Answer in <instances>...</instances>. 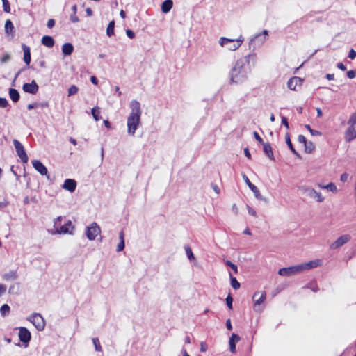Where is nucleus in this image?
<instances>
[{
	"label": "nucleus",
	"mask_w": 356,
	"mask_h": 356,
	"mask_svg": "<svg viewBox=\"0 0 356 356\" xmlns=\"http://www.w3.org/2000/svg\"><path fill=\"white\" fill-rule=\"evenodd\" d=\"M254 60L255 56L251 54L237 60L230 72L231 83L238 85L245 83L251 72L250 62Z\"/></svg>",
	"instance_id": "1"
},
{
	"label": "nucleus",
	"mask_w": 356,
	"mask_h": 356,
	"mask_svg": "<svg viewBox=\"0 0 356 356\" xmlns=\"http://www.w3.org/2000/svg\"><path fill=\"white\" fill-rule=\"evenodd\" d=\"M129 107L131 112L127 121V133L129 135L134 136L140 124L142 111L140 104L137 100H131L129 103Z\"/></svg>",
	"instance_id": "2"
},
{
	"label": "nucleus",
	"mask_w": 356,
	"mask_h": 356,
	"mask_svg": "<svg viewBox=\"0 0 356 356\" xmlns=\"http://www.w3.org/2000/svg\"><path fill=\"white\" fill-rule=\"evenodd\" d=\"M321 265L322 261L321 259H315L298 265L280 268L278 270V274L281 276H291L299 274L305 270L321 266Z\"/></svg>",
	"instance_id": "3"
},
{
	"label": "nucleus",
	"mask_w": 356,
	"mask_h": 356,
	"mask_svg": "<svg viewBox=\"0 0 356 356\" xmlns=\"http://www.w3.org/2000/svg\"><path fill=\"white\" fill-rule=\"evenodd\" d=\"M298 189L307 197L314 199L318 202H322L325 200V197L322 195L321 193L308 186L301 185L298 186Z\"/></svg>",
	"instance_id": "4"
},
{
	"label": "nucleus",
	"mask_w": 356,
	"mask_h": 356,
	"mask_svg": "<svg viewBox=\"0 0 356 356\" xmlns=\"http://www.w3.org/2000/svg\"><path fill=\"white\" fill-rule=\"evenodd\" d=\"M348 128L346 131L345 138L347 141H351L356 138V112L348 120Z\"/></svg>",
	"instance_id": "5"
},
{
	"label": "nucleus",
	"mask_w": 356,
	"mask_h": 356,
	"mask_svg": "<svg viewBox=\"0 0 356 356\" xmlns=\"http://www.w3.org/2000/svg\"><path fill=\"white\" fill-rule=\"evenodd\" d=\"M27 320L30 321L38 331H42L45 327V320L39 313H34L30 315Z\"/></svg>",
	"instance_id": "6"
},
{
	"label": "nucleus",
	"mask_w": 356,
	"mask_h": 356,
	"mask_svg": "<svg viewBox=\"0 0 356 356\" xmlns=\"http://www.w3.org/2000/svg\"><path fill=\"white\" fill-rule=\"evenodd\" d=\"M268 31L264 30L261 33L257 34L253 38H252L249 42L250 47L252 46L254 49L256 47L262 46L267 39Z\"/></svg>",
	"instance_id": "7"
},
{
	"label": "nucleus",
	"mask_w": 356,
	"mask_h": 356,
	"mask_svg": "<svg viewBox=\"0 0 356 356\" xmlns=\"http://www.w3.org/2000/svg\"><path fill=\"white\" fill-rule=\"evenodd\" d=\"M101 232V229L97 222H93L86 227V235L90 241H93Z\"/></svg>",
	"instance_id": "8"
},
{
	"label": "nucleus",
	"mask_w": 356,
	"mask_h": 356,
	"mask_svg": "<svg viewBox=\"0 0 356 356\" xmlns=\"http://www.w3.org/2000/svg\"><path fill=\"white\" fill-rule=\"evenodd\" d=\"M253 300L254 302V309L256 312H260L262 310V307H261V303H263L266 299V293L265 291H257L253 295Z\"/></svg>",
	"instance_id": "9"
},
{
	"label": "nucleus",
	"mask_w": 356,
	"mask_h": 356,
	"mask_svg": "<svg viewBox=\"0 0 356 356\" xmlns=\"http://www.w3.org/2000/svg\"><path fill=\"white\" fill-rule=\"evenodd\" d=\"M219 44L221 47H226L228 50L235 51L240 47L239 43H236L235 40L221 37L219 39Z\"/></svg>",
	"instance_id": "10"
},
{
	"label": "nucleus",
	"mask_w": 356,
	"mask_h": 356,
	"mask_svg": "<svg viewBox=\"0 0 356 356\" xmlns=\"http://www.w3.org/2000/svg\"><path fill=\"white\" fill-rule=\"evenodd\" d=\"M13 145L15 146L17 156L23 163H26L28 162L29 158L23 145L16 139L13 140Z\"/></svg>",
	"instance_id": "11"
},
{
	"label": "nucleus",
	"mask_w": 356,
	"mask_h": 356,
	"mask_svg": "<svg viewBox=\"0 0 356 356\" xmlns=\"http://www.w3.org/2000/svg\"><path fill=\"white\" fill-rule=\"evenodd\" d=\"M350 239L351 236L349 234L342 235L330 245V248L332 250L338 249L350 241Z\"/></svg>",
	"instance_id": "12"
},
{
	"label": "nucleus",
	"mask_w": 356,
	"mask_h": 356,
	"mask_svg": "<svg viewBox=\"0 0 356 356\" xmlns=\"http://www.w3.org/2000/svg\"><path fill=\"white\" fill-rule=\"evenodd\" d=\"M19 340L26 343V346H27L28 343L30 341L31 339V332L29 330L24 327H19V334H18Z\"/></svg>",
	"instance_id": "13"
},
{
	"label": "nucleus",
	"mask_w": 356,
	"mask_h": 356,
	"mask_svg": "<svg viewBox=\"0 0 356 356\" xmlns=\"http://www.w3.org/2000/svg\"><path fill=\"white\" fill-rule=\"evenodd\" d=\"M74 227L72 225V222L71 220H67V222L61 226L59 229H57L55 233L59 234H72L73 230Z\"/></svg>",
	"instance_id": "14"
},
{
	"label": "nucleus",
	"mask_w": 356,
	"mask_h": 356,
	"mask_svg": "<svg viewBox=\"0 0 356 356\" xmlns=\"http://www.w3.org/2000/svg\"><path fill=\"white\" fill-rule=\"evenodd\" d=\"M242 177L245 184L248 186L249 188L254 193L255 197L261 200H264V198L261 195L257 187L250 182L248 177L245 174H243Z\"/></svg>",
	"instance_id": "15"
},
{
	"label": "nucleus",
	"mask_w": 356,
	"mask_h": 356,
	"mask_svg": "<svg viewBox=\"0 0 356 356\" xmlns=\"http://www.w3.org/2000/svg\"><path fill=\"white\" fill-rule=\"evenodd\" d=\"M32 165L35 170H37L41 175H45L47 179H49L47 168L40 161L33 160L32 161Z\"/></svg>",
	"instance_id": "16"
},
{
	"label": "nucleus",
	"mask_w": 356,
	"mask_h": 356,
	"mask_svg": "<svg viewBox=\"0 0 356 356\" xmlns=\"http://www.w3.org/2000/svg\"><path fill=\"white\" fill-rule=\"evenodd\" d=\"M38 85L33 80L30 83H24L22 89L24 92L30 94H35L38 91Z\"/></svg>",
	"instance_id": "17"
},
{
	"label": "nucleus",
	"mask_w": 356,
	"mask_h": 356,
	"mask_svg": "<svg viewBox=\"0 0 356 356\" xmlns=\"http://www.w3.org/2000/svg\"><path fill=\"white\" fill-rule=\"evenodd\" d=\"M62 188L71 193L74 192L76 188V181L72 179H67L65 180Z\"/></svg>",
	"instance_id": "18"
},
{
	"label": "nucleus",
	"mask_w": 356,
	"mask_h": 356,
	"mask_svg": "<svg viewBox=\"0 0 356 356\" xmlns=\"http://www.w3.org/2000/svg\"><path fill=\"white\" fill-rule=\"evenodd\" d=\"M302 80L297 76H294L289 79L287 81V87L292 90H296L297 86H300L302 84Z\"/></svg>",
	"instance_id": "19"
},
{
	"label": "nucleus",
	"mask_w": 356,
	"mask_h": 356,
	"mask_svg": "<svg viewBox=\"0 0 356 356\" xmlns=\"http://www.w3.org/2000/svg\"><path fill=\"white\" fill-rule=\"evenodd\" d=\"M240 339H241L240 337L238 334H234V333H233L232 334V336L230 337L229 340V349L232 353H234L236 352V343L239 341Z\"/></svg>",
	"instance_id": "20"
},
{
	"label": "nucleus",
	"mask_w": 356,
	"mask_h": 356,
	"mask_svg": "<svg viewBox=\"0 0 356 356\" xmlns=\"http://www.w3.org/2000/svg\"><path fill=\"white\" fill-rule=\"evenodd\" d=\"M22 48L24 51V61L27 65H29L31 63L30 47L26 45L25 44H22Z\"/></svg>",
	"instance_id": "21"
},
{
	"label": "nucleus",
	"mask_w": 356,
	"mask_h": 356,
	"mask_svg": "<svg viewBox=\"0 0 356 356\" xmlns=\"http://www.w3.org/2000/svg\"><path fill=\"white\" fill-rule=\"evenodd\" d=\"M263 145V149L264 154L268 156L270 160H274V155L272 150V147L268 143H264Z\"/></svg>",
	"instance_id": "22"
},
{
	"label": "nucleus",
	"mask_w": 356,
	"mask_h": 356,
	"mask_svg": "<svg viewBox=\"0 0 356 356\" xmlns=\"http://www.w3.org/2000/svg\"><path fill=\"white\" fill-rule=\"evenodd\" d=\"M41 42L43 45L49 48L52 47L54 44V40L53 38L49 35L43 36Z\"/></svg>",
	"instance_id": "23"
},
{
	"label": "nucleus",
	"mask_w": 356,
	"mask_h": 356,
	"mask_svg": "<svg viewBox=\"0 0 356 356\" xmlns=\"http://www.w3.org/2000/svg\"><path fill=\"white\" fill-rule=\"evenodd\" d=\"M172 5L173 3L172 0L164 1L161 5L162 12L164 13H168L171 10Z\"/></svg>",
	"instance_id": "24"
},
{
	"label": "nucleus",
	"mask_w": 356,
	"mask_h": 356,
	"mask_svg": "<svg viewBox=\"0 0 356 356\" xmlns=\"http://www.w3.org/2000/svg\"><path fill=\"white\" fill-rule=\"evenodd\" d=\"M3 278L6 281L15 280L17 278V274L16 271L11 270L8 273H4L3 275Z\"/></svg>",
	"instance_id": "25"
},
{
	"label": "nucleus",
	"mask_w": 356,
	"mask_h": 356,
	"mask_svg": "<svg viewBox=\"0 0 356 356\" xmlns=\"http://www.w3.org/2000/svg\"><path fill=\"white\" fill-rule=\"evenodd\" d=\"M8 94L10 99L13 102H17L19 101L20 96L19 92L16 89L10 88L9 90Z\"/></svg>",
	"instance_id": "26"
},
{
	"label": "nucleus",
	"mask_w": 356,
	"mask_h": 356,
	"mask_svg": "<svg viewBox=\"0 0 356 356\" xmlns=\"http://www.w3.org/2000/svg\"><path fill=\"white\" fill-rule=\"evenodd\" d=\"M74 50V47L71 43H65L62 46V51L65 55H70Z\"/></svg>",
	"instance_id": "27"
},
{
	"label": "nucleus",
	"mask_w": 356,
	"mask_h": 356,
	"mask_svg": "<svg viewBox=\"0 0 356 356\" xmlns=\"http://www.w3.org/2000/svg\"><path fill=\"white\" fill-rule=\"evenodd\" d=\"M14 26L10 19L6 20L5 23V31L8 34H13Z\"/></svg>",
	"instance_id": "28"
},
{
	"label": "nucleus",
	"mask_w": 356,
	"mask_h": 356,
	"mask_svg": "<svg viewBox=\"0 0 356 356\" xmlns=\"http://www.w3.org/2000/svg\"><path fill=\"white\" fill-rule=\"evenodd\" d=\"M286 143L288 145V147H289V149H291V151L296 156H299L298 152L295 150V149L293 148V144L291 141V139H290V136H289V134H286Z\"/></svg>",
	"instance_id": "29"
},
{
	"label": "nucleus",
	"mask_w": 356,
	"mask_h": 356,
	"mask_svg": "<svg viewBox=\"0 0 356 356\" xmlns=\"http://www.w3.org/2000/svg\"><path fill=\"white\" fill-rule=\"evenodd\" d=\"M91 113L95 121H99L101 119L99 115L100 110L99 107H94L91 111Z\"/></svg>",
	"instance_id": "30"
},
{
	"label": "nucleus",
	"mask_w": 356,
	"mask_h": 356,
	"mask_svg": "<svg viewBox=\"0 0 356 356\" xmlns=\"http://www.w3.org/2000/svg\"><path fill=\"white\" fill-rule=\"evenodd\" d=\"M229 278L232 288L235 290L238 289L240 288V283L237 281L236 277H233L232 275L229 273Z\"/></svg>",
	"instance_id": "31"
},
{
	"label": "nucleus",
	"mask_w": 356,
	"mask_h": 356,
	"mask_svg": "<svg viewBox=\"0 0 356 356\" xmlns=\"http://www.w3.org/2000/svg\"><path fill=\"white\" fill-rule=\"evenodd\" d=\"M184 249H185L186 254L188 259L190 261H195V258L194 257V254L192 252L191 248L189 246L186 245L184 247Z\"/></svg>",
	"instance_id": "32"
},
{
	"label": "nucleus",
	"mask_w": 356,
	"mask_h": 356,
	"mask_svg": "<svg viewBox=\"0 0 356 356\" xmlns=\"http://www.w3.org/2000/svg\"><path fill=\"white\" fill-rule=\"evenodd\" d=\"M114 26H115V22L114 21L110 22V23L108 25V27L106 29V34L108 36H111L114 33Z\"/></svg>",
	"instance_id": "33"
},
{
	"label": "nucleus",
	"mask_w": 356,
	"mask_h": 356,
	"mask_svg": "<svg viewBox=\"0 0 356 356\" xmlns=\"http://www.w3.org/2000/svg\"><path fill=\"white\" fill-rule=\"evenodd\" d=\"M10 312V307L7 304L3 305L0 308V312L2 316H6Z\"/></svg>",
	"instance_id": "34"
},
{
	"label": "nucleus",
	"mask_w": 356,
	"mask_h": 356,
	"mask_svg": "<svg viewBox=\"0 0 356 356\" xmlns=\"http://www.w3.org/2000/svg\"><path fill=\"white\" fill-rule=\"evenodd\" d=\"M315 148V146L312 142H306L305 144V149L307 153H311Z\"/></svg>",
	"instance_id": "35"
},
{
	"label": "nucleus",
	"mask_w": 356,
	"mask_h": 356,
	"mask_svg": "<svg viewBox=\"0 0 356 356\" xmlns=\"http://www.w3.org/2000/svg\"><path fill=\"white\" fill-rule=\"evenodd\" d=\"M325 189L330 191L334 193H336L337 192V186L332 182H330L328 184L325 185Z\"/></svg>",
	"instance_id": "36"
},
{
	"label": "nucleus",
	"mask_w": 356,
	"mask_h": 356,
	"mask_svg": "<svg viewBox=\"0 0 356 356\" xmlns=\"http://www.w3.org/2000/svg\"><path fill=\"white\" fill-rule=\"evenodd\" d=\"M92 343L96 351L101 352L102 350L99 341L97 338H92Z\"/></svg>",
	"instance_id": "37"
},
{
	"label": "nucleus",
	"mask_w": 356,
	"mask_h": 356,
	"mask_svg": "<svg viewBox=\"0 0 356 356\" xmlns=\"http://www.w3.org/2000/svg\"><path fill=\"white\" fill-rule=\"evenodd\" d=\"M78 91H79V88L75 85H72L68 88V96H72V95L76 94Z\"/></svg>",
	"instance_id": "38"
},
{
	"label": "nucleus",
	"mask_w": 356,
	"mask_h": 356,
	"mask_svg": "<svg viewBox=\"0 0 356 356\" xmlns=\"http://www.w3.org/2000/svg\"><path fill=\"white\" fill-rule=\"evenodd\" d=\"M225 264L227 266H228L229 267H230L233 271L235 273H237L238 272V268H237V266L235 265L234 264H233L232 261H230L229 260H227L225 261Z\"/></svg>",
	"instance_id": "39"
},
{
	"label": "nucleus",
	"mask_w": 356,
	"mask_h": 356,
	"mask_svg": "<svg viewBox=\"0 0 356 356\" xmlns=\"http://www.w3.org/2000/svg\"><path fill=\"white\" fill-rule=\"evenodd\" d=\"M1 1H2V3H3V10L6 13H10V4H9L8 1V0H1Z\"/></svg>",
	"instance_id": "40"
},
{
	"label": "nucleus",
	"mask_w": 356,
	"mask_h": 356,
	"mask_svg": "<svg viewBox=\"0 0 356 356\" xmlns=\"http://www.w3.org/2000/svg\"><path fill=\"white\" fill-rule=\"evenodd\" d=\"M306 129L311 133L312 136H321V134L318 131L314 130L309 125H305Z\"/></svg>",
	"instance_id": "41"
},
{
	"label": "nucleus",
	"mask_w": 356,
	"mask_h": 356,
	"mask_svg": "<svg viewBox=\"0 0 356 356\" xmlns=\"http://www.w3.org/2000/svg\"><path fill=\"white\" fill-rule=\"evenodd\" d=\"M227 305L229 309H232V302L233 298L230 295H228L227 297L225 299Z\"/></svg>",
	"instance_id": "42"
},
{
	"label": "nucleus",
	"mask_w": 356,
	"mask_h": 356,
	"mask_svg": "<svg viewBox=\"0 0 356 356\" xmlns=\"http://www.w3.org/2000/svg\"><path fill=\"white\" fill-rule=\"evenodd\" d=\"M8 105V100L4 97H0V108H6Z\"/></svg>",
	"instance_id": "43"
},
{
	"label": "nucleus",
	"mask_w": 356,
	"mask_h": 356,
	"mask_svg": "<svg viewBox=\"0 0 356 356\" xmlns=\"http://www.w3.org/2000/svg\"><path fill=\"white\" fill-rule=\"evenodd\" d=\"M10 58V54L6 53L1 58V62L2 63L8 62Z\"/></svg>",
	"instance_id": "44"
},
{
	"label": "nucleus",
	"mask_w": 356,
	"mask_h": 356,
	"mask_svg": "<svg viewBox=\"0 0 356 356\" xmlns=\"http://www.w3.org/2000/svg\"><path fill=\"white\" fill-rule=\"evenodd\" d=\"M246 207L248 209V212L250 215L257 217V212L254 209H252V207H250L248 205H246Z\"/></svg>",
	"instance_id": "45"
},
{
	"label": "nucleus",
	"mask_w": 356,
	"mask_h": 356,
	"mask_svg": "<svg viewBox=\"0 0 356 356\" xmlns=\"http://www.w3.org/2000/svg\"><path fill=\"white\" fill-rule=\"evenodd\" d=\"M125 243L124 242L120 241L117 246V252L122 251L124 249Z\"/></svg>",
	"instance_id": "46"
},
{
	"label": "nucleus",
	"mask_w": 356,
	"mask_h": 356,
	"mask_svg": "<svg viewBox=\"0 0 356 356\" xmlns=\"http://www.w3.org/2000/svg\"><path fill=\"white\" fill-rule=\"evenodd\" d=\"M253 135L254 136V138L261 144H264V142L263 139L259 136L258 133L257 131H254Z\"/></svg>",
	"instance_id": "47"
},
{
	"label": "nucleus",
	"mask_w": 356,
	"mask_h": 356,
	"mask_svg": "<svg viewBox=\"0 0 356 356\" xmlns=\"http://www.w3.org/2000/svg\"><path fill=\"white\" fill-rule=\"evenodd\" d=\"M70 19L71 22L73 23H76L79 21V17L74 13H73L70 15Z\"/></svg>",
	"instance_id": "48"
},
{
	"label": "nucleus",
	"mask_w": 356,
	"mask_h": 356,
	"mask_svg": "<svg viewBox=\"0 0 356 356\" xmlns=\"http://www.w3.org/2000/svg\"><path fill=\"white\" fill-rule=\"evenodd\" d=\"M347 76L349 79H354L356 76V71L355 70L348 71Z\"/></svg>",
	"instance_id": "49"
},
{
	"label": "nucleus",
	"mask_w": 356,
	"mask_h": 356,
	"mask_svg": "<svg viewBox=\"0 0 356 356\" xmlns=\"http://www.w3.org/2000/svg\"><path fill=\"white\" fill-rule=\"evenodd\" d=\"M349 175L347 173H343L341 175L340 180L343 182H346L348 180Z\"/></svg>",
	"instance_id": "50"
},
{
	"label": "nucleus",
	"mask_w": 356,
	"mask_h": 356,
	"mask_svg": "<svg viewBox=\"0 0 356 356\" xmlns=\"http://www.w3.org/2000/svg\"><path fill=\"white\" fill-rule=\"evenodd\" d=\"M126 34H127V37L131 39H132L135 37V33L130 29L126 30Z\"/></svg>",
	"instance_id": "51"
},
{
	"label": "nucleus",
	"mask_w": 356,
	"mask_h": 356,
	"mask_svg": "<svg viewBox=\"0 0 356 356\" xmlns=\"http://www.w3.org/2000/svg\"><path fill=\"white\" fill-rule=\"evenodd\" d=\"M356 57V52L353 49H351L348 54V58L350 59H354Z\"/></svg>",
	"instance_id": "52"
},
{
	"label": "nucleus",
	"mask_w": 356,
	"mask_h": 356,
	"mask_svg": "<svg viewBox=\"0 0 356 356\" xmlns=\"http://www.w3.org/2000/svg\"><path fill=\"white\" fill-rule=\"evenodd\" d=\"M54 25H55L54 19H50L48 20L47 24V26L48 28L51 29L54 26Z\"/></svg>",
	"instance_id": "53"
},
{
	"label": "nucleus",
	"mask_w": 356,
	"mask_h": 356,
	"mask_svg": "<svg viewBox=\"0 0 356 356\" xmlns=\"http://www.w3.org/2000/svg\"><path fill=\"white\" fill-rule=\"evenodd\" d=\"M298 140L300 143H303L304 145L306 143L307 140L306 138L302 135H299L298 137Z\"/></svg>",
	"instance_id": "54"
},
{
	"label": "nucleus",
	"mask_w": 356,
	"mask_h": 356,
	"mask_svg": "<svg viewBox=\"0 0 356 356\" xmlns=\"http://www.w3.org/2000/svg\"><path fill=\"white\" fill-rule=\"evenodd\" d=\"M211 188L216 194H219L220 192V188L216 184H211Z\"/></svg>",
	"instance_id": "55"
},
{
	"label": "nucleus",
	"mask_w": 356,
	"mask_h": 356,
	"mask_svg": "<svg viewBox=\"0 0 356 356\" xmlns=\"http://www.w3.org/2000/svg\"><path fill=\"white\" fill-rule=\"evenodd\" d=\"M207 350V346L204 342H201L200 343V351L202 353L206 352Z\"/></svg>",
	"instance_id": "56"
},
{
	"label": "nucleus",
	"mask_w": 356,
	"mask_h": 356,
	"mask_svg": "<svg viewBox=\"0 0 356 356\" xmlns=\"http://www.w3.org/2000/svg\"><path fill=\"white\" fill-rule=\"evenodd\" d=\"M282 124L286 128H289V125L287 121V119L285 117L282 118Z\"/></svg>",
	"instance_id": "57"
},
{
	"label": "nucleus",
	"mask_w": 356,
	"mask_h": 356,
	"mask_svg": "<svg viewBox=\"0 0 356 356\" xmlns=\"http://www.w3.org/2000/svg\"><path fill=\"white\" fill-rule=\"evenodd\" d=\"M6 286L2 284H0V297L6 292Z\"/></svg>",
	"instance_id": "58"
},
{
	"label": "nucleus",
	"mask_w": 356,
	"mask_h": 356,
	"mask_svg": "<svg viewBox=\"0 0 356 356\" xmlns=\"http://www.w3.org/2000/svg\"><path fill=\"white\" fill-rule=\"evenodd\" d=\"M244 41V38L240 35L238 38L235 40L236 43H239L240 46L242 44L243 42Z\"/></svg>",
	"instance_id": "59"
},
{
	"label": "nucleus",
	"mask_w": 356,
	"mask_h": 356,
	"mask_svg": "<svg viewBox=\"0 0 356 356\" xmlns=\"http://www.w3.org/2000/svg\"><path fill=\"white\" fill-rule=\"evenodd\" d=\"M232 211L235 215H237L238 213V209L236 204H233L232 207Z\"/></svg>",
	"instance_id": "60"
},
{
	"label": "nucleus",
	"mask_w": 356,
	"mask_h": 356,
	"mask_svg": "<svg viewBox=\"0 0 356 356\" xmlns=\"http://www.w3.org/2000/svg\"><path fill=\"white\" fill-rule=\"evenodd\" d=\"M119 240L121 242H124V234L123 231H120L119 233Z\"/></svg>",
	"instance_id": "61"
},
{
	"label": "nucleus",
	"mask_w": 356,
	"mask_h": 356,
	"mask_svg": "<svg viewBox=\"0 0 356 356\" xmlns=\"http://www.w3.org/2000/svg\"><path fill=\"white\" fill-rule=\"evenodd\" d=\"M226 327L229 330H232V325L231 324V321L230 319H227V321H226Z\"/></svg>",
	"instance_id": "62"
},
{
	"label": "nucleus",
	"mask_w": 356,
	"mask_h": 356,
	"mask_svg": "<svg viewBox=\"0 0 356 356\" xmlns=\"http://www.w3.org/2000/svg\"><path fill=\"white\" fill-rule=\"evenodd\" d=\"M90 81L95 84V85H97L98 84V80L97 79L95 76H92L90 77Z\"/></svg>",
	"instance_id": "63"
},
{
	"label": "nucleus",
	"mask_w": 356,
	"mask_h": 356,
	"mask_svg": "<svg viewBox=\"0 0 356 356\" xmlns=\"http://www.w3.org/2000/svg\"><path fill=\"white\" fill-rule=\"evenodd\" d=\"M337 67L343 71L346 70V67L342 63H339L337 64Z\"/></svg>",
	"instance_id": "64"
}]
</instances>
